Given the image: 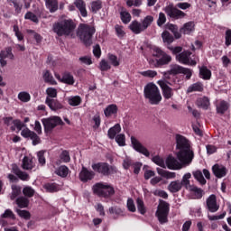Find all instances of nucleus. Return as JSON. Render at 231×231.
Segmentation results:
<instances>
[{
  "label": "nucleus",
  "instance_id": "nucleus-1",
  "mask_svg": "<svg viewBox=\"0 0 231 231\" xmlns=\"http://www.w3.org/2000/svg\"><path fill=\"white\" fill-rule=\"evenodd\" d=\"M176 149L179 150L177 152V159L181 162L184 165H189L194 160V151L190 148V142L181 134L175 135Z\"/></svg>",
  "mask_w": 231,
  "mask_h": 231
},
{
  "label": "nucleus",
  "instance_id": "nucleus-2",
  "mask_svg": "<svg viewBox=\"0 0 231 231\" xmlns=\"http://www.w3.org/2000/svg\"><path fill=\"white\" fill-rule=\"evenodd\" d=\"M77 23L72 19H64L53 24L52 30L58 37H75Z\"/></svg>",
  "mask_w": 231,
  "mask_h": 231
},
{
  "label": "nucleus",
  "instance_id": "nucleus-3",
  "mask_svg": "<svg viewBox=\"0 0 231 231\" xmlns=\"http://www.w3.org/2000/svg\"><path fill=\"white\" fill-rule=\"evenodd\" d=\"M97 29L94 25L79 23L77 35L85 46L89 47L93 44V35H95Z\"/></svg>",
  "mask_w": 231,
  "mask_h": 231
},
{
  "label": "nucleus",
  "instance_id": "nucleus-4",
  "mask_svg": "<svg viewBox=\"0 0 231 231\" xmlns=\"http://www.w3.org/2000/svg\"><path fill=\"white\" fill-rule=\"evenodd\" d=\"M144 98L148 100L149 104L152 106H158L162 102V94L160 93V88L153 83H148L144 87Z\"/></svg>",
  "mask_w": 231,
  "mask_h": 231
},
{
  "label": "nucleus",
  "instance_id": "nucleus-5",
  "mask_svg": "<svg viewBox=\"0 0 231 231\" xmlns=\"http://www.w3.org/2000/svg\"><path fill=\"white\" fill-rule=\"evenodd\" d=\"M154 22V17L152 15H147L146 17L142 20V22H138L137 20L133 21L128 28L133 32V33H135V35H139V33H142L143 32H145L151 24Z\"/></svg>",
  "mask_w": 231,
  "mask_h": 231
},
{
  "label": "nucleus",
  "instance_id": "nucleus-6",
  "mask_svg": "<svg viewBox=\"0 0 231 231\" xmlns=\"http://www.w3.org/2000/svg\"><path fill=\"white\" fill-rule=\"evenodd\" d=\"M94 194L99 198H111L115 195V188L104 182H97L92 187Z\"/></svg>",
  "mask_w": 231,
  "mask_h": 231
},
{
  "label": "nucleus",
  "instance_id": "nucleus-7",
  "mask_svg": "<svg viewBox=\"0 0 231 231\" xmlns=\"http://www.w3.org/2000/svg\"><path fill=\"white\" fill-rule=\"evenodd\" d=\"M170 205L165 200H160L155 216L158 217V221L161 225H163L169 221Z\"/></svg>",
  "mask_w": 231,
  "mask_h": 231
},
{
  "label": "nucleus",
  "instance_id": "nucleus-8",
  "mask_svg": "<svg viewBox=\"0 0 231 231\" xmlns=\"http://www.w3.org/2000/svg\"><path fill=\"white\" fill-rule=\"evenodd\" d=\"M94 172H98L102 176H110V174H116V167L109 165L107 162H97L92 164Z\"/></svg>",
  "mask_w": 231,
  "mask_h": 231
},
{
  "label": "nucleus",
  "instance_id": "nucleus-9",
  "mask_svg": "<svg viewBox=\"0 0 231 231\" xmlns=\"http://www.w3.org/2000/svg\"><path fill=\"white\" fill-rule=\"evenodd\" d=\"M42 123L44 127L45 133H50L57 127V125H62L64 122H62V119H60V116H53L49 118H43L42 120Z\"/></svg>",
  "mask_w": 231,
  "mask_h": 231
},
{
  "label": "nucleus",
  "instance_id": "nucleus-10",
  "mask_svg": "<svg viewBox=\"0 0 231 231\" xmlns=\"http://www.w3.org/2000/svg\"><path fill=\"white\" fill-rule=\"evenodd\" d=\"M163 11L168 15V17H171V19H183V17L187 15L181 10L174 7L173 5H167L166 7H164Z\"/></svg>",
  "mask_w": 231,
  "mask_h": 231
},
{
  "label": "nucleus",
  "instance_id": "nucleus-11",
  "mask_svg": "<svg viewBox=\"0 0 231 231\" xmlns=\"http://www.w3.org/2000/svg\"><path fill=\"white\" fill-rule=\"evenodd\" d=\"M131 144L133 149L136 151V152H140V154H143V156H146V158H149L151 156V152L142 143L136 139L134 136H131Z\"/></svg>",
  "mask_w": 231,
  "mask_h": 231
},
{
  "label": "nucleus",
  "instance_id": "nucleus-12",
  "mask_svg": "<svg viewBox=\"0 0 231 231\" xmlns=\"http://www.w3.org/2000/svg\"><path fill=\"white\" fill-rule=\"evenodd\" d=\"M190 55L192 52L189 51H183L176 56V60L180 62V64H188L189 66H196L197 62L194 60H190Z\"/></svg>",
  "mask_w": 231,
  "mask_h": 231
},
{
  "label": "nucleus",
  "instance_id": "nucleus-13",
  "mask_svg": "<svg viewBox=\"0 0 231 231\" xmlns=\"http://www.w3.org/2000/svg\"><path fill=\"white\" fill-rule=\"evenodd\" d=\"M158 84L162 90V97H164L166 100H169V98H172V97L174 96V92H172V88L169 87V85L171 86V82L167 80H159Z\"/></svg>",
  "mask_w": 231,
  "mask_h": 231
},
{
  "label": "nucleus",
  "instance_id": "nucleus-14",
  "mask_svg": "<svg viewBox=\"0 0 231 231\" xmlns=\"http://www.w3.org/2000/svg\"><path fill=\"white\" fill-rule=\"evenodd\" d=\"M165 165L171 171H180V169L183 168V165L187 166V164H183L181 162H179L176 158L172 157V155L167 157Z\"/></svg>",
  "mask_w": 231,
  "mask_h": 231
},
{
  "label": "nucleus",
  "instance_id": "nucleus-15",
  "mask_svg": "<svg viewBox=\"0 0 231 231\" xmlns=\"http://www.w3.org/2000/svg\"><path fill=\"white\" fill-rule=\"evenodd\" d=\"M21 135L23 138H30V140L32 141V145H39V143H41V137L29 128L22 130Z\"/></svg>",
  "mask_w": 231,
  "mask_h": 231
},
{
  "label": "nucleus",
  "instance_id": "nucleus-16",
  "mask_svg": "<svg viewBox=\"0 0 231 231\" xmlns=\"http://www.w3.org/2000/svg\"><path fill=\"white\" fill-rule=\"evenodd\" d=\"M95 178V171L88 170L85 166H82L81 171L79 172V180L83 183H88Z\"/></svg>",
  "mask_w": 231,
  "mask_h": 231
},
{
  "label": "nucleus",
  "instance_id": "nucleus-17",
  "mask_svg": "<svg viewBox=\"0 0 231 231\" xmlns=\"http://www.w3.org/2000/svg\"><path fill=\"white\" fill-rule=\"evenodd\" d=\"M207 207L209 212H217L219 210V205H217V200L216 195L212 194L207 199Z\"/></svg>",
  "mask_w": 231,
  "mask_h": 231
},
{
  "label": "nucleus",
  "instance_id": "nucleus-18",
  "mask_svg": "<svg viewBox=\"0 0 231 231\" xmlns=\"http://www.w3.org/2000/svg\"><path fill=\"white\" fill-rule=\"evenodd\" d=\"M12 171L14 174H15L22 181H28L30 180V175L26 173V171H21L19 166L17 164H13L12 165Z\"/></svg>",
  "mask_w": 231,
  "mask_h": 231
},
{
  "label": "nucleus",
  "instance_id": "nucleus-19",
  "mask_svg": "<svg viewBox=\"0 0 231 231\" xmlns=\"http://www.w3.org/2000/svg\"><path fill=\"white\" fill-rule=\"evenodd\" d=\"M45 104L48 105L51 111H59V109H62L63 107L62 104H60L59 100L53 99L51 97H46Z\"/></svg>",
  "mask_w": 231,
  "mask_h": 231
},
{
  "label": "nucleus",
  "instance_id": "nucleus-20",
  "mask_svg": "<svg viewBox=\"0 0 231 231\" xmlns=\"http://www.w3.org/2000/svg\"><path fill=\"white\" fill-rule=\"evenodd\" d=\"M213 174L217 178H225L226 176V168L223 165L215 164L212 167Z\"/></svg>",
  "mask_w": 231,
  "mask_h": 231
},
{
  "label": "nucleus",
  "instance_id": "nucleus-21",
  "mask_svg": "<svg viewBox=\"0 0 231 231\" xmlns=\"http://www.w3.org/2000/svg\"><path fill=\"white\" fill-rule=\"evenodd\" d=\"M194 30H196V23L192 21L188 22L180 28V33L190 35V33L194 32Z\"/></svg>",
  "mask_w": 231,
  "mask_h": 231
},
{
  "label": "nucleus",
  "instance_id": "nucleus-22",
  "mask_svg": "<svg viewBox=\"0 0 231 231\" xmlns=\"http://www.w3.org/2000/svg\"><path fill=\"white\" fill-rule=\"evenodd\" d=\"M188 190L192 194L193 199H201L205 194V191L201 188H198L195 185L189 187Z\"/></svg>",
  "mask_w": 231,
  "mask_h": 231
},
{
  "label": "nucleus",
  "instance_id": "nucleus-23",
  "mask_svg": "<svg viewBox=\"0 0 231 231\" xmlns=\"http://www.w3.org/2000/svg\"><path fill=\"white\" fill-rule=\"evenodd\" d=\"M45 6L51 14H55L59 10V0H44Z\"/></svg>",
  "mask_w": 231,
  "mask_h": 231
},
{
  "label": "nucleus",
  "instance_id": "nucleus-24",
  "mask_svg": "<svg viewBox=\"0 0 231 231\" xmlns=\"http://www.w3.org/2000/svg\"><path fill=\"white\" fill-rule=\"evenodd\" d=\"M74 5L80 12L82 17H88V10H86V3L84 0H75Z\"/></svg>",
  "mask_w": 231,
  "mask_h": 231
},
{
  "label": "nucleus",
  "instance_id": "nucleus-25",
  "mask_svg": "<svg viewBox=\"0 0 231 231\" xmlns=\"http://www.w3.org/2000/svg\"><path fill=\"white\" fill-rule=\"evenodd\" d=\"M42 79L46 84H51V86H57V81L53 78V75H51V72L50 70H43L42 72Z\"/></svg>",
  "mask_w": 231,
  "mask_h": 231
},
{
  "label": "nucleus",
  "instance_id": "nucleus-26",
  "mask_svg": "<svg viewBox=\"0 0 231 231\" xmlns=\"http://www.w3.org/2000/svg\"><path fill=\"white\" fill-rule=\"evenodd\" d=\"M183 186H181L180 180H173L168 185V190L171 192L172 194L176 192H180Z\"/></svg>",
  "mask_w": 231,
  "mask_h": 231
},
{
  "label": "nucleus",
  "instance_id": "nucleus-27",
  "mask_svg": "<svg viewBox=\"0 0 231 231\" xmlns=\"http://www.w3.org/2000/svg\"><path fill=\"white\" fill-rule=\"evenodd\" d=\"M62 84H67L68 86H73L75 84V78L69 72H64L61 77Z\"/></svg>",
  "mask_w": 231,
  "mask_h": 231
},
{
  "label": "nucleus",
  "instance_id": "nucleus-28",
  "mask_svg": "<svg viewBox=\"0 0 231 231\" xmlns=\"http://www.w3.org/2000/svg\"><path fill=\"white\" fill-rule=\"evenodd\" d=\"M33 167H35L33 161L30 159V157H23L22 161V169H23V171H32Z\"/></svg>",
  "mask_w": 231,
  "mask_h": 231
},
{
  "label": "nucleus",
  "instance_id": "nucleus-29",
  "mask_svg": "<svg viewBox=\"0 0 231 231\" xmlns=\"http://www.w3.org/2000/svg\"><path fill=\"white\" fill-rule=\"evenodd\" d=\"M156 171H157V174H159V176H162V178H166V180H172V179L176 178L175 172L168 171L162 168H157Z\"/></svg>",
  "mask_w": 231,
  "mask_h": 231
},
{
  "label": "nucleus",
  "instance_id": "nucleus-30",
  "mask_svg": "<svg viewBox=\"0 0 231 231\" xmlns=\"http://www.w3.org/2000/svg\"><path fill=\"white\" fill-rule=\"evenodd\" d=\"M104 113L105 116L109 118L110 116H113V115H116V113H118V106L115 104L109 105L105 108Z\"/></svg>",
  "mask_w": 231,
  "mask_h": 231
},
{
  "label": "nucleus",
  "instance_id": "nucleus-31",
  "mask_svg": "<svg viewBox=\"0 0 231 231\" xmlns=\"http://www.w3.org/2000/svg\"><path fill=\"white\" fill-rule=\"evenodd\" d=\"M120 131H122V127L120 126V124H116L108 130V138H110V140H115V137L116 136V134H118V133H120Z\"/></svg>",
  "mask_w": 231,
  "mask_h": 231
},
{
  "label": "nucleus",
  "instance_id": "nucleus-32",
  "mask_svg": "<svg viewBox=\"0 0 231 231\" xmlns=\"http://www.w3.org/2000/svg\"><path fill=\"white\" fill-rule=\"evenodd\" d=\"M199 76L200 79H203L204 80H210L212 77V71L208 69L206 66H202L199 69Z\"/></svg>",
  "mask_w": 231,
  "mask_h": 231
},
{
  "label": "nucleus",
  "instance_id": "nucleus-33",
  "mask_svg": "<svg viewBox=\"0 0 231 231\" xmlns=\"http://www.w3.org/2000/svg\"><path fill=\"white\" fill-rule=\"evenodd\" d=\"M196 105L198 107H201L202 109H208V106H210V100L207 97H199L197 99Z\"/></svg>",
  "mask_w": 231,
  "mask_h": 231
},
{
  "label": "nucleus",
  "instance_id": "nucleus-34",
  "mask_svg": "<svg viewBox=\"0 0 231 231\" xmlns=\"http://www.w3.org/2000/svg\"><path fill=\"white\" fill-rule=\"evenodd\" d=\"M15 203L19 208H27L28 205H30V199L26 197H19L16 199Z\"/></svg>",
  "mask_w": 231,
  "mask_h": 231
},
{
  "label": "nucleus",
  "instance_id": "nucleus-35",
  "mask_svg": "<svg viewBox=\"0 0 231 231\" xmlns=\"http://www.w3.org/2000/svg\"><path fill=\"white\" fill-rule=\"evenodd\" d=\"M120 17L124 24H129V23H131V14L124 8L121 9Z\"/></svg>",
  "mask_w": 231,
  "mask_h": 231
},
{
  "label": "nucleus",
  "instance_id": "nucleus-36",
  "mask_svg": "<svg viewBox=\"0 0 231 231\" xmlns=\"http://www.w3.org/2000/svg\"><path fill=\"white\" fill-rule=\"evenodd\" d=\"M69 173V169L66 165H61L55 171V174L57 176H60V178H66Z\"/></svg>",
  "mask_w": 231,
  "mask_h": 231
},
{
  "label": "nucleus",
  "instance_id": "nucleus-37",
  "mask_svg": "<svg viewBox=\"0 0 231 231\" xmlns=\"http://www.w3.org/2000/svg\"><path fill=\"white\" fill-rule=\"evenodd\" d=\"M10 6H14L15 14H19L23 10L21 0H7Z\"/></svg>",
  "mask_w": 231,
  "mask_h": 231
},
{
  "label": "nucleus",
  "instance_id": "nucleus-38",
  "mask_svg": "<svg viewBox=\"0 0 231 231\" xmlns=\"http://www.w3.org/2000/svg\"><path fill=\"white\" fill-rule=\"evenodd\" d=\"M172 60V57L167 53H163L162 56L158 60V64L160 66H165L167 64H170Z\"/></svg>",
  "mask_w": 231,
  "mask_h": 231
},
{
  "label": "nucleus",
  "instance_id": "nucleus-39",
  "mask_svg": "<svg viewBox=\"0 0 231 231\" xmlns=\"http://www.w3.org/2000/svg\"><path fill=\"white\" fill-rule=\"evenodd\" d=\"M170 70L168 71V73L170 75H180L183 72V67L178 65V64H171L170 66Z\"/></svg>",
  "mask_w": 231,
  "mask_h": 231
},
{
  "label": "nucleus",
  "instance_id": "nucleus-40",
  "mask_svg": "<svg viewBox=\"0 0 231 231\" xmlns=\"http://www.w3.org/2000/svg\"><path fill=\"white\" fill-rule=\"evenodd\" d=\"M195 180L200 183V185H206L207 180H205V177H203V172L201 171L198 170L192 172Z\"/></svg>",
  "mask_w": 231,
  "mask_h": 231
},
{
  "label": "nucleus",
  "instance_id": "nucleus-41",
  "mask_svg": "<svg viewBox=\"0 0 231 231\" xmlns=\"http://www.w3.org/2000/svg\"><path fill=\"white\" fill-rule=\"evenodd\" d=\"M189 178H192V175L190 173H186L183 175L182 180H180L181 186L183 187L184 185L187 190H189L190 187L193 186V185H190Z\"/></svg>",
  "mask_w": 231,
  "mask_h": 231
},
{
  "label": "nucleus",
  "instance_id": "nucleus-42",
  "mask_svg": "<svg viewBox=\"0 0 231 231\" xmlns=\"http://www.w3.org/2000/svg\"><path fill=\"white\" fill-rule=\"evenodd\" d=\"M0 59H10V60H14V56L12 53V48L8 47L5 51L0 52Z\"/></svg>",
  "mask_w": 231,
  "mask_h": 231
},
{
  "label": "nucleus",
  "instance_id": "nucleus-43",
  "mask_svg": "<svg viewBox=\"0 0 231 231\" xmlns=\"http://www.w3.org/2000/svg\"><path fill=\"white\" fill-rule=\"evenodd\" d=\"M102 9V1L100 0H96L91 2L90 4V10L92 14H97L98 10Z\"/></svg>",
  "mask_w": 231,
  "mask_h": 231
},
{
  "label": "nucleus",
  "instance_id": "nucleus-44",
  "mask_svg": "<svg viewBox=\"0 0 231 231\" xmlns=\"http://www.w3.org/2000/svg\"><path fill=\"white\" fill-rule=\"evenodd\" d=\"M11 189H12V192L10 195V199L14 201V199H15V198H17V196L21 194V186H17L14 184L11 186Z\"/></svg>",
  "mask_w": 231,
  "mask_h": 231
},
{
  "label": "nucleus",
  "instance_id": "nucleus-45",
  "mask_svg": "<svg viewBox=\"0 0 231 231\" xmlns=\"http://www.w3.org/2000/svg\"><path fill=\"white\" fill-rule=\"evenodd\" d=\"M227 109L228 103H226V101H221L217 105V113H218V115H224V113L227 111Z\"/></svg>",
  "mask_w": 231,
  "mask_h": 231
},
{
  "label": "nucleus",
  "instance_id": "nucleus-46",
  "mask_svg": "<svg viewBox=\"0 0 231 231\" xmlns=\"http://www.w3.org/2000/svg\"><path fill=\"white\" fill-rule=\"evenodd\" d=\"M162 37L163 42H166L167 44H171V42H174V37L171 34L170 32L164 31L162 33Z\"/></svg>",
  "mask_w": 231,
  "mask_h": 231
},
{
  "label": "nucleus",
  "instance_id": "nucleus-47",
  "mask_svg": "<svg viewBox=\"0 0 231 231\" xmlns=\"http://www.w3.org/2000/svg\"><path fill=\"white\" fill-rule=\"evenodd\" d=\"M152 162H153V163H155V165H159V167H162V169H167L165 161H163V158L160 157L159 155L152 157Z\"/></svg>",
  "mask_w": 231,
  "mask_h": 231
},
{
  "label": "nucleus",
  "instance_id": "nucleus-48",
  "mask_svg": "<svg viewBox=\"0 0 231 231\" xmlns=\"http://www.w3.org/2000/svg\"><path fill=\"white\" fill-rule=\"evenodd\" d=\"M23 194L25 196V198H33V196H35V189L30 186H25L23 189Z\"/></svg>",
  "mask_w": 231,
  "mask_h": 231
},
{
  "label": "nucleus",
  "instance_id": "nucleus-49",
  "mask_svg": "<svg viewBox=\"0 0 231 231\" xmlns=\"http://www.w3.org/2000/svg\"><path fill=\"white\" fill-rule=\"evenodd\" d=\"M188 93H192L194 91H203V84L197 82L195 84H192L188 88Z\"/></svg>",
  "mask_w": 231,
  "mask_h": 231
},
{
  "label": "nucleus",
  "instance_id": "nucleus-50",
  "mask_svg": "<svg viewBox=\"0 0 231 231\" xmlns=\"http://www.w3.org/2000/svg\"><path fill=\"white\" fill-rule=\"evenodd\" d=\"M43 189H45L47 192H58L59 185L56 183H46L43 185Z\"/></svg>",
  "mask_w": 231,
  "mask_h": 231
},
{
  "label": "nucleus",
  "instance_id": "nucleus-51",
  "mask_svg": "<svg viewBox=\"0 0 231 231\" xmlns=\"http://www.w3.org/2000/svg\"><path fill=\"white\" fill-rule=\"evenodd\" d=\"M115 138L119 147H125V134H119Z\"/></svg>",
  "mask_w": 231,
  "mask_h": 231
},
{
  "label": "nucleus",
  "instance_id": "nucleus-52",
  "mask_svg": "<svg viewBox=\"0 0 231 231\" xmlns=\"http://www.w3.org/2000/svg\"><path fill=\"white\" fill-rule=\"evenodd\" d=\"M15 212L18 214L20 217H23V219L28 220L32 217V215L30 214V211L28 210L16 208Z\"/></svg>",
  "mask_w": 231,
  "mask_h": 231
},
{
  "label": "nucleus",
  "instance_id": "nucleus-53",
  "mask_svg": "<svg viewBox=\"0 0 231 231\" xmlns=\"http://www.w3.org/2000/svg\"><path fill=\"white\" fill-rule=\"evenodd\" d=\"M69 106H80V103L82 102V98L80 97L76 96L69 97L68 100Z\"/></svg>",
  "mask_w": 231,
  "mask_h": 231
},
{
  "label": "nucleus",
  "instance_id": "nucleus-54",
  "mask_svg": "<svg viewBox=\"0 0 231 231\" xmlns=\"http://www.w3.org/2000/svg\"><path fill=\"white\" fill-rule=\"evenodd\" d=\"M24 19L32 21V23H35V24H39V17H37L35 14L32 12H27L24 15Z\"/></svg>",
  "mask_w": 231,
  "mask_h": 231
},
{
  "label": "nucleus",
  "instance_id": "nucleus-55",
  "mask_svg": "<svg viewBox=\"0 0 231 231\" xmlns=\"http://www.w3.org/2000/svg\"><path fill=\"white\" fill-rule=\"evenodd\" d=\"M2 219H15V214L12 209H6L1 216Z\"/></svg>",
  "mask_w": 231,
  "mask_h": 231
},
{
  "label": "nucleus",
  "instance_id": "nucleus-56",
  "mask_svg": "<svg viewBox=\"0 0 231 231\" xmlns=\"http://www.w3.org/2000/svg\"><path fill=\"white\" fill-rule=\"evenodd\" d=\"M107 57H108V60H109L110 64H112V66H115L116 68L120 66V60H118V57H116V55L109 53L107 55Z\"/></svg>",
  "mask_w": 231,
  "mask_h": 231
},
{
  "label": "nucleus",
  "instance_id": "nucleus-57",
  "mask_svg": "<svg viewBox=\"0 0 231 231\" xmlns=\"http://www.w3.org/2000/svg\"><path fill=\"white\" fill-rule=\"evenodd\" d=\"M137 203V210L140 212V214L143 215L147 210L145 209V205L143 204V200L142 199H136Z\"/></svg>",
  "mask_w": 231,
  "mask_h": 231
},
{
  "label": "nucleus",
  "instance_id": "nucleus-58",
  "mask_svg": "<svg viewBox=\"0 0 231 231\" xmlns=\"http://www.w3.org/2000/svg\"><path fill=\"white\" fill-rule=\"evenodd\" d=\"M18 98L21 100V102H30L32 97L30 96V93L28 92H20L18 94Z\"/></svg>",
  "mask_w": 231,
  "mask_h": 231
},
{
  "label": "nucleus",
  "instance_id": "nucleus-59",
  "mask_svg": "<svg viewBox=\"0 0 231 231\" xmlns=\"http://www.w3.org/2000/svg\"><path fill=\"white\" fill-rule=\"evenodd\" d=\"M109 214H114L115 216H124V210L118 207H111L108 209Z\"/></svg>",
  "mask_w": 231,
  "mask_h": 231
},
{
  "label": "nucleus",
  "instance_id": "nucleus-60",
  "mask_svg": "<svg viewBox=\"0 0 231 231\" xmlns=\"http://www.w3.org/2000/svg\"><path fill=\"white\" fill-rule=\"evenodd\" d=\"M60 158L61 161H63L64 163H69V162H71V157H69V152L66 150L60 153Z\"/></svg>",
  "mask_w": 231,
  "mask_h": 231
},
{
  "label": "nucleus",
  "instance_id": "nucleus-61",
  "mask_svg": "<svg viewBox=\"0 0 231 231\" xmlns=\"http://www.w3.org/2000/svg\"><path fill=\"white\" fill-rule=\"evenodd\" d=\"M46 151L42 150L37 152L38 162L40 165H46V158L44 157Z\"/></svg>",
  "mask_w": 231,
  "mask_h": 231
},
{
  "label": "nucleus",
  "instance_id": "nucleus-62",
  "mask_svg": "<svg viewBox=\"0 0 231 231\" xmlns=\"http://www.w3.org/2000/svg\"><path fill=\"white\" fill-rule=\"evenodd\" d=\"M115 30L116 32L117 37H119V39L124 38V36L125 35V31H124V26L116 24L115 26Z\"/></svg>",
  "mask_w": 231,
  "mask_h": 231
},
{
  "label": "nucleus",
  "instance_id": "nucleus-63",
  "mask_svg": "<svg viewBox=\"0 0 231 231\" xmlns=\"http://www.w3.org/2000/svg\"><path fill=\"white\" fill-rule=\"evenodd\" d=\"M110 68H111V65L109 64V62H107V60H102L99 62V69L101 71H107V70H109Z\"/></svg>",
  "mask_w": 231,
  "mask_h": 231
},
{
  "label": "nucleus",
  "instance_id": "nucleus-64",
  "mask_svg": "<svg viewBox=\"0 0 231 231\" xmlns=\"http://www.w3.org/2000/svg\"><path fill=\"white\" fill-rule=\"evenodd\" d=\"M13 124L14 126H11V131H15V127L18 129V131H21L23 127L25 126V125H23V123L19 119L14 120Z\"/></svg>",
  "mask_w": 231,
  "mask_h": 231
}]
</instances>
